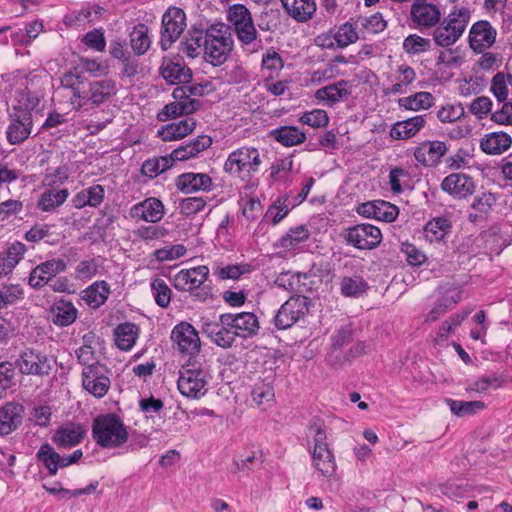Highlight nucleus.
Instances as JSON below:
<instances>
[{
    "label": "nucleus",
    "instance_id": "f257e3e1",
    "mask_svg": "<svg viewBox=\"0 0 512 512\" xmlns=\"http://www.w3.org/2000/svg\"><path fill=\"white\" fill-rule=\"evenodd\" d=\"M42 77L35 72L20 75L16 79V90L10 114V124L7 128V141L12 145L24 142L32 133L34 111L40 103V86Z\"/></svg>",
    "mask_w": 512,
    "mask_h": 512
},
{
    "label": "nucleus",
    "instance_id": "f03ea898",
    "mask_svg": "<svg viewBox=\"0 0 512 512\" xmlns=\"http://www.w3.org/2000/svg\"><path fill=\"white\" fill-rule=\"evenodd\" d=\"M92 437L99 446L113 449L127 442L128 431L118 415L109 413L94 419Z\"/></svg>",
    "mask_w": 512,
    "mask_h": 512
},
{
    "label": "nucleus",
    "instance_id": "7ed1b4c3",
    "mask_svg": "<svg viewBox=\"0 0 512 512\" xmlns=\"http://www.w3.org/2000/svg\"><path fill=\"white\" fill-rule=\"evenodd\" d=\"M233 35L229 25L216 23L206 29L203 42L205 58L214 66L222 65L233 49Z\"/></svg>",
    "mask_w": 512,
    "mask_h": 512
},
{
    "label": "nucleus",
    "instance_id": "20e7f679",
    "mask_svg": "<svg viewBox=\"0 0 512 512\" xmlns=\"http://www.w3.org/2000/svg\"><path fill=\"white\" fill-rule=\"evenodd\" d=\"M471 18V11L467 7H454V9L443 18L433 31V40L437 46L450 47L455 44L463 35Z\"/></svg>",
    "mask_w": 512,
    "mask_h": 512
},
{
    "label": "nucleus",
    "instance_id": "39448f33",
    "mask_svg": "<svg viewBox=\"0 0 512 512\" xmlns=\"http://www.w3.org/2000/svg\"><path fill=\"white\" fill-rule=\"evenodd\" d=\"M177 386L180 393L191 399H199L205 392L208 373L195 363L182 366Z\"/></svg>",
    "mask_w": 512,
    "mask_h": 512
},
{
    "label": "nucleus",
    "instance_id": "423d86ee",
    "mask_svg": "<svg viewBox=\"0 0 512 512\" xmlns=\"http://www.w3.org/2000/svg\"><path fill=\"white\" fill-rule=\"evenodd\" d=\"M261 163L258 149L243 146L229 154L223 169L229 174L239 175L242 172H246L252 175L258 171Z\"/></svg>",
    "mask_w": 512,
    "mask_h": 512
},
{
    "label": "nucleus",
    "instance_id": "0eeeda50",
    "mask_svg": "<svg viewBox=\"0 0 512 512\" xmlns=\"http://www.w3.org/2000/svg\"><path fill=\"white\" fill-rule=\"evenodd\" d=\"M186 27V15L177 7L169 8L162 16L160 46L168 50L180 37Z\"/></svg>",
    "mask_w": 512,
    "mask_h": 512
},
{
    "label": "nucleus",
    "instance_id": "6e6552de",
    "mask_svg": "<svg viewBox=\"0 0 512 512\" xmlns=\"http://www.w3.org/2000/svg\"><path fill=\"white\" fill-rule=\"evenodd\" d=\"M343 238L347 244L357 249H374L382 241V234L378 227L371 224H359L344 230Z\"/></svg>",
    "mask_w": 512,
    "mask_h": 512
},
{
    "label": "nucleus",
    "instance_id": "1a4fd4ad",
    "mask_svg": "<svg viewBox=\"0 0 512 512\" xmlns=\"http://www.w3.org/2000/svg\"><path fill=\"white\" fill-rule=\"evenodd\" d=\"M172 96L174 101L165 105L162 111L158 113L157 118L159 121H167L170 118L173 119L182 115L192 114L201 106L199 100L189 98L185 88H175Z\"/></svg>",
    "mask_w": 512,
    "mask_h": 512
},
{
    "label": "nucleus",
    "instance_id": "9d476101",
    "mask_svg": "<svg viewBox=\"0 0 512 512\" xmlns=\"http://www.w3.org/2000/svg\"><path fill=\"white\" fill-rule=\"evenodd\" d=\"M171 340L181 355L192 357L198 354L201 348L198 332L188 322H181L173 328Z\"/></svg>",
    "mask_w": 512,
    "mask_h": 512
},
{
    "label": "nucleus",
    "instance_id": "9b49d317",
    "mask_svg": "<svg viewBox=\"0 0 512 512\" xmlns=\"http://www.w3.org/2000/svg\"><path fill=\"white\" fill-rule=\"evenodd\" d=\"M82 455V450L78 449L71 455L61 456L50 444L45 443L39 448L36 458L45 466L49 475L54 476L57 474L59 468H65L76 463L81 459Z\"/></svg>",
    "mask_w": 512,
    "mask_h": 512
},
{
    "label": "nucleus",
    "instance_id": "f8f14e48",
    "mask_svg": "<svg viewBox=\"0 0 512 512\" xmlns=\"http://www.w3.org/2000/svg\"><path fill=\"white\" fill-rule=\"evenodd\" d=\"M13 365L25 375L44 376L48 375L51 370L48 357L29 348L19 354Z\"/></svg>",
    "mask_w": 512,
    "mask_h": 512
},
{
    "label": "nucleus",
    "instance_id": "ddd939ff",
    "mask_svg": "<svg viewBox=\"0 0 512 512\" xmlns=\"http://www.w3.org/2000/svg\"><path fill=\"white\" fill-rule=\"evenodd\" d=\"M82 385L95 397H103L110 387L106 368L98 363L85 366L82 371Z\"/></svg>",
    "mask_w": 512,
    "mask_h": 512
},
{
    "label": "nucleus",
    "instance_id": "4468645a",
    "mask_svg": "<svg viewBox=\"0 0 512 512\" xmlns=\"http://www.w3.org/2000/svg\"><path fill=\"white\" fill-rule=\"evenodd\" d=\"M308 312V301L306 297H292L287 300L278 310L274 322L278 329H287L294 325L301 317Z\"/></svg>",
    "mask_w": 512,
    "mask_h": 512
},
{
    "label": "nucleus",
    "instance_id": "2eb2a0df",
    "mask_svg": "<svg viewBox=\"0 0 512 512\" xmlns=\"http://www.w3.org/2000/svg\"><path fill=\"white\" fill-rule=\"evenodd\" d=\"M497 31L487 20L475 22L469 31V47L475 53H483L491 48L496 41Z\"/></svg>",
    "mask_w": 512,
    "mask_h": 512
},
{
    "label": "nucleus",
    "instance_id": "dca6fc26",
    "mask_svg": "<svg viewBox=\"0 0 512 512\" xmlns=\"http://www.w3.org/2000/svg\"><path fill=\"white\" fill-rule=\"evenodd\" d=\"M116 93L117 86L114 80L105 78L92 81L88 84V89L85 90L84 101H79L76 109L78 110L86 102L98 107L110 101Z\"/></svg>",
    "mask_w": 512,
    "mask_h": 512
},
{
    "label": "nucleus",
    "instance_id": "f3484780",
    "mask_svg": "<svg viewBox=\"0 0 512 512\" xmlns=\"http://www.w3.org/2000/svg\"><path fill=\"white\" fill-rule=\"evenodd\" d=\"M67 263L60 258H53L38 264L30 272L28 284L34 288L39 289L49 282L58 274L66 270Z\"/></svg>",
    "mask_w": 512,
    "mask_h": 512
},
{
    "label": "nucleus",
    "instance_id": "a211bd4d",
    "mask_svg": "<svg viewBox=\"0 0 512 512\" xmlns=\"http://www.w3.org/2000/svg\"><path fill=\"white\" fill-rule=\"evenodd\" d=\"M228 319L226 314H221L218 322H204L202 325V332L213 343L222 348H230L237 337L234 334V329L225 325L229 322Z\"/></svg>",
    "mask_w": 512,
    "mask_h": 512
},
{
    "label": "nucleus",
    "instance_id": "6ab92c4d",
    "mask_svg": "<svg viewBox=\"0 0 512 512\" xmlns=\"http://www.w3.org/2000/svg\"><path fill=\"white\" fill-rule=\"evenodd\" d=\"M229 322L225 323L234 329L237 337L246 339L255 336L260 328L257 316L252 312L226 313Z\"/></svg>",
    "mask_w": 512,
    "mask_h": 512
},
{
    "label": "nucleus",
    "instance_id": "aec40b11",
    "mask_svg": "<svg viewBox=\"0 0 512 512\" xmlns=\"http://www.w3.org/2000/svg\"><path fill=\"white\" fill-rule=\"evenodd\" d=\"M443 191L458 199H464L475 191V183L472 177L464 173H452L441 182Z\"/></svg>",
    "mask_w": 512,
    "mask_h": 512
},
{
    "label": "nucleus",
    "instance_id": "412c9836",
    "mask_svg": "<svg viewBox=\"0 0 512 512\" xmlns=\"http://www.w3.org/2000/svg\"><path fill=\"white\" fill-rule=\"evenodd\" d=\"M447 146L442 141H424L414 150V157L417 162L427 167L437 166L441 158L446 154Z\"/></svg>",
    "mask_w": 512,
    "mask_h": 512
},
{
    "label": "nucleus",
    "instance_id": "4be33fe9",
    "mask_svg": "<svg viewBox=\"0 0 512 512\" xmlns=\"http://www.w3.org/2000/svg\"><path fill=\"white\" fill-rule=\"evenodd\" d=\"M160 74L171 85L187 84L192 79V71L181 59L165 58L160 66Z\"/></svg>",
    "mask_w": 512,
    "mask_h": 512
},
{
    "label": "nucleus",
    "instance_id": "5701e85b",
    "mask_svg": "<svg viewBox=\"0 0 512 512\" xmlns=\"http://www.w3.org/2000/svg\"><path fill=\"white\" fill-rule=\"evenodd\" d=\"M208 275L209 268L205 265L183 269L174 276V287L179 291H191L199 288Z\"/></svg>",
    "mask_w": 512,
    "mask_h": 512
},
{
    "label": "nucleus",
    "instance_id": "b1692460",
    "mask_svg": "<svg viewBox=\"0 0 512 512\" xmlns=\"http://www.w3.org/2000/svg\"><path fill=\"white\" fill-rule=\"evenodd\" d=\"M130 216L133 219L156 223L164 216V205L157 198H147L130 209Z\"/></svg>",
    "mask_w": 512,
    "mask_h": 512
},
{
    "label": "nucleus",
    "instance_id": "393cba45",
    "mask_svg": "<svg viewBox=\"0 0 512 512\" xmlns=\"http://www.w3.org/2000/svg\"><path fill=\"white\" fill-rule=\"evenodd\" d=\"M411 17L419 26L433 27L439 23L441 13L437 6L427 0H415L411 6Z\"/></svg>",
    "mask_w": 512,
    "mask_h": 512
},
{
    "label": "nucleus",
    "instance_id": "a878e982",
    "mask_svg": "<svg viewBox=\"0 0 512 512\" xmlns=\"http://www.w3.org/2000/svg\"><path fill=\"white\" fill-rule=\"evenodd\" d=\"M85 435L86 430L82 425L77 423H67L55 431L52 441L58 448L66 449L81 443Z\"/></svg>",
    "mask_w": 512,
    "mask_h": 512
},
{
    "label": "nucleus",
    "instance_id": "bb28decb",
    "mask_svg": "<svg viewBox=\"0 0 512 512\" xmlns=\"http://www.w3.org/2000/svg\"><path fill=\"white\" fill-rule=\"evenodd\" d=\"M427 123V115L421 114L394 123L390 136L395 140H407L414 137Z\"/></svg>",
    "mask_w": 512,
    "mask_h": 512
},
{
    "label": "nucleus",
    "instance_id": "cd10ccee",
    "mask_svg": "<svg viewBox=\"0 0 512 512\" xmlns=\"http://www.w3.org/2000/svg\"><path fill=\"white\" fill-rule=\"evenodd\" d=\"M212 145V138L208 135H200L185 145L174 149L171 156L176 161H186L196 157L200 152L206 150Z\"/></svg>",
    "mask_w": 512,
    "mask_h": 512
},
{
    "label": "nucleus",
    "instance_id": "c85d7f7f",
    "mask_svg": "<svg viewBox=\"0 0 512 512\" xmlns=\"http://www.w3.org/2000/svg\"><path fill=\"white\" fill-rule=\"evenodd\" d=\"M286 13L297 22H307L316 12L315 0H281Z\"/></svg>",
    "mask_w": 512,
    "mask_h": 512
},
{
    "label": "nucleus",
    "instance_id": "c756f323",
    "mask_svg": "<svg viewBox=\"0 0 512 512\" xmlns=\"http://www.w3.org/2000/svg\"><path fill=\"white\" fill-rule=\"evenodd\" d=\"M23 407L9 402L0 408V436L13 432L22 421Z\"/></svg>",
    "mask_w": 512,
    "mask_h": 512
},
{
    "label": "nucleus",
    "instance_id": "7c9ffc66",
    "mask_svg": "<svg viewBox=\"0 0 512 512\" xmlns=\"http://www.w3.org/2000/svg\"><path fill=\"white\" fill-rule=\"evenodd\" d=\"M512 144L509 134L498 131L486 134L480 141V148L489 155H499L507 151Z\"/></svg>",
    "mask_w": 512,
    "mask_h": 512
},
{
    "label": "nucleus",
    "instance_id": "2f4dec72",
    "mask_svg": "<svg viewBox=\"0 0 512 512\" xmlns=\"http://www.w3.org/2000/svg\"><path fill=\"white\" fill-rule=\"evenodd\" d=\"M196 127V122L192 118H186L178 122H173L163 126L158 135L165 142L182 139L191 134Z\"/></svg>",
    "mask_w": 512,
    "mask_h": 512
},
{
    "label": "nucleus",
    "instance_id": "473e14b6",
    "mask_svg": "<svg viewBox=\"0 0 512 512\" xmlns=\"http://www.w3.org/2000/svg\"><path fill=\"white\" fill-rule=\"evenodd\" d=\"M496 202L497 197L491 192H484L475 197L471 204V208L475 210V212H470L468 214V220L471 223H478L486 220Z\"/></svg>",
    "mask_w": 512,
    "mask_h": 512
},
{
    "label": "nucleus",
    "instance_id": "72a5a7b5",
    "mask_svg": "<svg viewBox=\"0 0 512 512\" xmlns=\"http://www.w3.org/2000/svg\"><path fill=\"white\" fill-rule=\"evenodd\" d=\"M50 315L55 325L65 327L75 322L78 311L70 301L60 300L51 307Z\"/></svg>",
    "mask_w": 512,
    "mask_h": 512
},
{
    "label": "nucleus",
    "instance_id": "f704fd0d",
    "mask_svg": "<svg viewBox=\"0 0 512 512\" xmlns=\"http://www.w3.org/2000/svg\"><path fill=\"white\" fill-rule=\"evenodd\" d=\"M176 185L181 191L190 193L197 190H209L212 180L209 175L204 173H184L177 178Z\"/></svg>",
    "mask_w": 512,
    "mask_h": 512
},
{
    "label": "nucleus",
    "instance_id": "c9c22d12",
    "mask_svg": "<svg viewBox=\"0 0 512 512\" xmlns=\"http://www.w3.org/2000/svg\"><path fill=\"white\" fill-rule=\"evenodd\" d=\"M359 27V23L353 18L337 27L334 30L337 48H346L362 38L360 30L358 31Z\"/></svg>",
    "mask_w": 512,
    "mask_h": 512
},
{
    "label": "nucleus",
    "instance_id": "e433bc0d",
    "mask_svg": "<svg viewBox=\"0 0 512 512\" xmlns=\"http://www.w3.org/2000/svg\"><path fill=\"white\" fill-rule=\"evenodd\" d=\"M83 299L89 307L99 308L110 295V286L106 281H96L83 291Z\"/></svg>",
    "mask_w": 512,
    "mask_h": 512
},
{
    "label": "nucleus",
    "instance_id": "4c0bfd02",
    "mask_svg": "<svg viewBox=\"0 0 512 512\" xmlns=\"http://www.w3.org/2000/svg\"><path fill=\"white\" fill-rule=\"evenodd\" d=\"M314 468L324 477H331L336 471V462L329 448H319L312 451Z\"/></svg>",
    "mask_w": 512,
    "mask_h": 512
},
{
    "label": "nucleus",
    "instance_id": "58836bf2",
    "mask_svg": "<svg viewBox=\"0 0 512 512\" xmlns=\"http://www.w3.org/2000/svg\"><path fill=\"white\" fill-rule=\"evenodd\" d=\"M434 96L425 91L414 93L407 97L398 99V105L400 108L406 110L418 111L421 109H428L434 104Z\"/></svg>",
    "mask_w": 512,
    "mask_h": 512
},
{
    "label": "nucleus",
    "instance_id": "ea45409f",
    "mask_svg": "<svg viewBox=\"0 0 512 512\" xmlns=\"http://www.w3.org/2000/svg\"><path fill=\"white\" fill-rule=\"evenodd\" d=\"M271 135L284 146L298 145L306 140L305 133L295 126L277 128L271 132Z\"/></svg>",
    "mask_w": 512,
    "mask_h": 512
},
{
    "label": "nucleus",
    "instance_id": "a19ab883",
    "mask_svg": "<svg viewBox=\"0 0 512 512\" xmlns=\"http://www.w3.org/2000/svg\"><path fill=\"white\" fill-rule=\"evenodd\" d=\"M452 228L451 221L445 217H436L427 222L424 227L426 238L430 241H440Z\"/></svg>",
    "mask_w": 512,
    "mask_h": 512
},
{
    "label": "nucleus",
    "instance_id": "79ce46f5",
    "mask_svg": "<svg viewBox=\"0 0 512 512\" xmlns=\"http://www.w3.org/2000/svg\"><path fill=\"white\" fill-rule=\"evenodd\" d=\"M310 237V231L306 225H298L290 228L280 239L279 246L284 249H294Z\"/></svg>",
    "mask_w": 512,
    "mask_h": 512
},
{
    "label": "nucleus",
    "instance_id": "37998d69",
    "mask_svg": "<svg viewBox=\"0 0 512 512\" xmlns=\"http://www.w3.org/2000/svg\"><path fill=\"white\" fill-rule=\"evenodd\" d=\"M137 327L132 323L120 324L115 329V342L119 349L123 351L130 350L137 339Z\"/></svg>",
    "mask_w": 512,
    "mask_h": 512
},
{
    "label": "nucleus",
    "instance_id": "c03bdc74",
    "mask_svg": "<svg viewBox=\"0 0 512 512\" xmlns=\"http://www.w3.org/2000/svg\"><path fill=\"white\" fill-rule=\"evenodd\" d=\"M150 44L148 27L142 23L136 25L130 33V45L134 53L138 56L145 54Z\"/></svg>",
    "mask_w": 512,
    "mask_h": 512
},
{
    "label": "nucleus",
    "instance_id": "a18cd8bd",
    "mask_svg": "<svg viewBox=\"0 0 512 512\" xmlns=\"http://www.w3.org/2000/svg\"><path fill=\"white\" fill-rule=\"evenodd\" d=\"M347 81L341 80L337 83L327 85L316 91V98L319 100L327 101L330 104L339 102L341 99L348 95V91L345 88Z\"/></svg>",
    "mask_w": 512,
    "mask_h": 512
},
{
    "label": "nucleus",
    "instance_id": "49530a36",
    "mask_svg": "<svg viewBox=\"0 0 512 512\" xmlns=\"http://www.w3.org/2000/svg\"><path fill=\"white\" fill-rule=\"evenodd\" d=\"M69 196V192L67 189L61 190H47L42 193L39 201L38 207L45 212H52L59 206H61Z\"/></svg>",
    "mask_w": 512,
    "mask_h": 512
},
{
    "label": "nucleus",
    "instance_id": "de8ad7c7",
    "mask_svg": "<svg viewBox=\"0 0 512 512\" xmlns=\"http://www.w3.org/2000/svg\"><path fill=\"white\" fill-rule=\"evenodd\" d=\"M84 76L75 72H67L61 78V86L65 89L71 90L72 97L71 103L75 104L76 100L84 101L85 90H82L81 87L84 84Z\"/></svg>",
    "mask_w": 512,
    "mask_h": 512
},
{
    "label": "nucleus",
    "instance_id": "09e8293b",
    "mask_svg": "<svg viewBox=\"0 0 512 512\" xmlns=\"http://www.w3.org/2000/svg\"><path fill=\"white\" fill-rule=\"evenodd\" d=\"M451 412L458 417L473 415L477 411L483 410L486 405L482 401H460L451 398L445 399Z\"/></svg>",
    "mask_w": 512,
    "mask_h": 512
},
{
    "label": "nucleus",
    "instance_id": "8fccbe9b",
    "mask_svg": "<svg viewBox=\"0 0 512 512\" xmlns=\"http://www.w3.org/2000/svg\"><path fill=\"white\" fill-rule=\"evenodd\" d=\"M174 163L175 162L171 154L159 158L148 159L142 164L141 171L145 176L154 178L171 168Z\"/></svg>",
    "mask_w": 512,
    "mask_h": 512
},
{
    "label": "nucleus",
    "instance_id": "3c124183",
    "mask_svg": "<svg viewBox=\"0 0 512 512\" xmlns=\"http://www.w3.org/2000/svg\"><path fill=\"white\" fill-rule=\"evenodd\" d=\"M357 22L359 23L360 33L363 39L366 38L367 34L380 33L387 27V22L380 13H376L370 17H359Z\"/></svg>",
    "mask_w": 512,
    "mask_h": 512
},
{
    "label": "nucleus",
    "instance_id": "603ef678",
    "mask_svg": "<svg viewBox=\"0 0 512 512\" xmlns=\"http://www.w3.org/2000/svg\"><path fill=\"white\" fill-rule=\"evenodd\" d=\"M23 298L24 290L19 284L0 283V309L12 306Z\"/></svg>",
    "mask_w": 512,
    "mask_h": 512
},
{
    "label": "nucleus",
    "instance_id": "864d4df0",
    "mask_svg": "<svg viewBox=\"0 0 512 512\" xmlns=\"http://www.w3.org/2000/svg\"><path fill=\"white\" fill-rule=\"evenodd\" d=\"M368 285L360 276L344 277L340 282V290L342 295L346 297H358L362 295Z\"/></svg>",
    "mask_w": 512,
    "mask_h": 512
},
{
    "label": "nucleus",
    "instance_id": "5fc2aeb1",
    "mask_svg": "<svg viewBox=\"0 0 512 512\" xmlns=\"http://www.w3.org/2000/svg\"><path fill=\"white\" fill-rule=\"evenodd\" d=\"M251 396L258 406H269L275 397L274 388L270 382L256 383L252 389Z\"/></svg>",
    "mask_w": 512,
    "mask_h": 512
},
{
    "label": "nucleus",
    "instance_id": "6e6d98bb",
    "mask_svg": "<svg viewBox=\"0 0 512 512\" xmlns=\"http://www.w3.org/2000/svg\"><path fill=\"white\" fill-rule=\"evenodd\" d=\"M151 289L155 302L162 308H166L171 301V290L161 278H155L151 283Z\"/></svg>",
    "mask_w": 512,
    "mask_h": 512
},
{
    "label": "nucleus",
    "instance_id": "4d7b16f0",
    "mask_svg": "<svg viewBox=\"0 0 512 512\" xmlns=\"http://www.w3.org/2000/svg\"><path fill=\"white\" fill-rule=\"evenodd\" d=\"M430 40L416 34L409 35L403 41V49L408 54H419L429 50Z\"/></svg>",
    "mask_w": 512,
    "mask_h": 512
},
{
    "label": "nucleus",
    "instance_id": "13d9d810",
    "mask_svg": "<svg viewBox=\"0 0 512 512\" xmlns=\"http://www.w3.org/2000/svg\"><path fill=\"white\" fill-rule=\"evenodd\" d=\"M375 219L384 222H393L399 215V209L396 205L384 200H376Z\"/></svg>",
    "mask_w": 512,
    "mask_h": 512
},
{
    "label": "nucleus",
    "instance_id": "bf43d9fd",
    "mask_svg": "<svg viewBox=\"0 0 512 512\" xmlns=\"http://www.w3.org/2000/svg\"><path fill=\"white\" fill-rule=\"evenodd\" d=\"M15 366L11 362L0 363V398L14 385Z\"/></svg>",
    "mask_w": 512,
    "mask_h": 512
},
{
    "label": "nucleus",
    "instance_id": "052dcab7",
    "mask_svg": "<svg viewBox=\"0 0 512 512\" xmlns=\"http://www.w3.org/2000/svg\"><path fill=\"white\" fill-rule=\"evenodd\" d=\"M206 40V30L193 28L189 31V37L185 42V51L191 57L197 55V50L203 46Z\"/></svg>",
    "mask_w": 512,
    "mask_h": 512
},
{
    "label": "nucleus",
    "instance_id": "680f3d73",
    "mask_svg": "<svg viewBox=\"0 0 512 512\" xmlns=\"http://www.w3.org/2000/svg\"><path fill=\"white\" fill-rule=\"evenodd\" d=\"M234 30L237 38L242 44H251L257 38V30L252 18H250L248 21L240 23L234 28Z\"/></svg>",
    "mask_w": 512,
    "mask_h": 512
},
{
    "label": "nucleus",
    "instance_id": "e2e57ef3",
    "mask_svg": "<svg viewBox=\"0 0 512 512\" xmlns=\"http://www.w3.org/2000/svg\"><path fill=\"white\" fill-rule=\"evenodd\" d=\"M303 124L309 125L313 128L325 127L329 122L327 112L322 109H315L310 112L304 113L300 117Z\"/></svg>",
    "mask_w": 512,
    "mask_h": 512
},
{
    "label": "nucleus",
    "instance_id": "0e129e2a",
    "mask_svg": "<svg viewBox=\"0 0 512 512\" xmlns=\"http://www.w3.org/2000/svg\"><path fill=\"white\" fill-rule=\"evenodd\" d=\"M82 42L90 49H93L97 52H103L106 48V40L104 37V33L100 29H94L92 31L87 32L83 38Z\"/></svg>",
    "mask_w": 512,
    "mask_h": 512
},
{
    "label": "nucleus",
    "instance_id": "69168bd1",
    "mask_svg": "<svg viewBox=\"0 0 512 512\" xmlns=\"http://www.w3.org/2000/svg\"><path fill=\"white\" fill-rule=\"evenodd\" d=\"M491 92L499 102H504L508 96L507 79L504 73L498 72L491 80Z\"/></svg>",
    "mask_w": 512,
    "mask_h": 512
},
{
    "label": "nucleus",
    "instance_id": "338daca9",
    "mask_svg": "<svg viewBox=\"0 0 512 512\" xmlns=\"http://www.w3.org/2000/svg\"><path fill=\"white\" fill-rule=\"evenodd\" d=\"M286 198H278L266 211L265 217L270 218L274 225L278 224L287 214Z\"/></svg>",
    "mask_w": 512,
    "mask_h": 512
},
{
    "label": "nucleus",
    "instance_id": "774afa93",
    "mask_svg": "<svg viewBox=\"0 0 512 512\" xmlns=\"http://www.w3.org/2000/svg\"><path fill=\"white\" fill-rule=\"evenodd\" d=\"M250 18H252L250 11L242 4H234L228 9L227 19L234 28Z\"/></svg>",
    "mask_w": 512,
    "mask_h": 512
}]
</instances>
